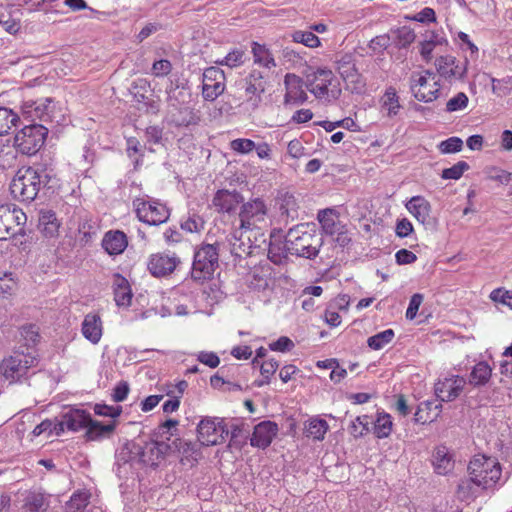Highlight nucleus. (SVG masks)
<instances>
[{
  "mask_svg": "<svg viewBox=\"0 0 512 512\" xmlns=\"http://www.w3.org/2000/svg\"><path fill=\"white\" fill-rule=\"evenodd\" d=\"M327 430L328 423L323 419H312L306 427L307 435L316 440L324 439Z\"/></svg>",
  "mask_w": 512,
  "mask_h": 512,
  "instance_id": "nucleus-49",
  "label": "nucleus"
},
{
  "mask_svg": "<svg viewBox=\"0 0 512 512\" xmlns=\"http://www.w3.org/2000/svg\"><path fill=\"white\" fill-rule=\"evenodd\" d=\"M456 58L451 55L440 56L436 59L435 65L437 72L445 79H452L451 73L452 66L455 64Z\"/></svg>",
  "mask_w": 512,
  "mask_h": 512,
  "instance_id": "nucleus-48",
  "label": "nucleus"
},
{
  "mask_svg": "<svg viewBox=\"0 0 512 512\" xmlns=\"http://www.w3.org/2000/svg\"><path fill=\"white\" fill-rule=\"evenodd\" d=\"M278 433V425L272 421H262L254 427L250 444L253 447L265 449Z\"/></svg>",
  "mask_w": 512,
  "mask_h": 512,
  "instance_id": "nucleus-19",
  "label": "nucleus"
},
{
  "mask_svg": "<svg viewBox=\"0 0 512 512\" xmlns=\"http://www.w3.org/2000/svg\"><path fill=\"white\" fill-rule=\"evenodd\" d=\"M245 61V52L241 49H234L229 52L222 60L216 61L219 65H225L230 68L241 66Z\"/></svg>",
  "mask_w": 512,
  "mask_h": 512,
  "instance_id": "nucleus-51",
  "label": "nucleus"
},
{
  "mask_svg": "<svg viewBox=\"0 0 512 512\" xmlns=\"http://www.w3.org/2000/svg\"><path fill=\"white\" fill-rule=\"evenodd\" d=\"M438 44H441V40H438L433 33L430 38H427L423 42H421L420 54L426 61H429L431 59L432 51L434 47Z\"/></svg>",
  "mask_w": 512,
  "mask_h": 512,
  "instance_id": "nucleus-62",
  "label": "nucleus"
},
{
  "mask_svg": "<svg viewBox=\"0 0 512 512\" xmlns=\"http://www.w3.org/2000/svg\"><path fill=\"white\" fill-rule=\"evenodd\" d=\"M48 508L49 500L43 493L29 491L25 494L22 504L25 512H46Z\"/></svg>",
  "mask_w": 512,
  "mask_h": 512,
  "instance_id": "nucleus-30",
  "label": "nucleus"
},
{
  "mask_svg": "<svg viewBox=\"0 0 512 512\" xmlns=\"http://www.w3.org/2000/svg\"><path fill=\"white\" fill-rule=\"evenodd\" d=\"M334 74L331 70L319 68L307 76V89L317 98L330 101L337 99L340 90L329 91L328 87L332 84Z\"/></svg>",
  "mask_w": 512,
  "mask_h": 512,
  "instance_id": "nucleus-11",
  "label": "nucleus"
},
{
  "mask_svg": "<svg viewBox=\"0 0 512 512\" xmlns=\"http://www.w3.org/2000/svg\"><path fill=\"white\" fill-rule=\"evenodd\" d=\"M480 489L481 486H478V482L469 475V478L461 479L458 483L456 496L460 501L472 500L478 496Z\"/></svg>",
  "mask_w": 512,
  "mask_h": 512,
  "instance_id": "nucleus-36",
  "label": "nucleus"
},
{
  "mask_svg": "<svg viewBox=\"0 0 512 512\" xmlns=\"http://www.w3.org/2000/svg\"><path fill=\"white\" fill-rule=\"evenodd\" d=\"M180 263V258L175 254L156 253L150 256L147 268L153 276L164 277L173 273Z\"/></svg>",
  "mask_w": 512,
  "mask_h": 512,
  "instance_id": "nucleus-16",
  "label": "nucleus"
},
{
  "mask_svg": "<svg viewBox=\"0 0 512 512\" xmlns=\"http://www.w3.org/2000/svg\"><path fill=\"white\" fill-rule=\"evenodd\" d=\"M172 446L163 440H151L139 448L137 454L142 463L151 467H157L165 455L171 452Z\"/></svg>",
  "mask_w": 512,
  "mask_h": 512,
  "instance_id": "nucleus-15",
  "label": "nucleus"
},
{
  "mask_svg": "<svg viewBox=\"0 0 512 512\" xmlns=\"http://www.w3.org/2000/svg\"><path fill=\"white\" fill-rule=\"evenodd\" d=\"M82 334L93 344H97L102 336V322L97 314L89 313L82 323Z\"/></svg>",
  "mask_w": 512,
  "mask_h": 512,
  "instance_id": "nucleus-26",
  "label": "nucleus"
},
{
  "mask_svg": "<svg viewBox=\"0 0 512 512\" xmlns=\"http://www.w3.org/2000/svg\"><path fill=\"white\" fill-rule=\"evenodd\" d=\"M465 380L456 376L439 380L435 384V395L441 402H450L455 400L462 392Z\"/></svg>",
  "mask_w": 512,
  "mask_h": 512,
  "instance_id": "nucleus-18",
  "label": "nucleus"
},
{
  "mask_svg": "<svg viewBox=\"0 0 512 512\" xmlns=\"http://www.w3.org/2000/svg\"><path fill=\"white\" fill-rule=\"evenodd\" d=\"M492 369L486 362H479L470 373L469 382L474 386L485 385L491 377Z\"/></svg>",
  "mask_w": 512,
  "mask_h": 512,
  "instance_id": "nucleus-40",
  "label": "nucleus"
},
{
  "mask_svg": "<svg viewBox=\"0 0 512 512\" xmlns=\"http://www.w3.org/2000/svg\"><path fill=\"white\" fill-rule=\"evenodd\" d=\"M337 71L352 93L361 94L365 90V81L358 72L352 54L341 55L336 60Z\"/></svg>",
  "mask_w": 512,
  "mask_h": 512,
  "instance_id": "nucleus-12",
  "label": "nucleus"
},
{
  "mask_svg": "<svg viewBox=\"0 0 512 512\" xmlns=\"http://www.w3.org/2000/svg\"><path fill=\"white\" fill-rule=\"evenodd\" d=\"M26 214L11 205L0 206V240L12 239L15 246L26 249L24 224Z\"/></svg>",
  "mask_w": 512,
  "mask_h": 512,
  "instance_id": "nucleus-4",
  "label": "nucleus"
},
{
  "mask_svg": "<svg viewBox=\"0 0 512 512\" xmlns=\"http://www.w3.org/2000/svg\"><path fill=\"white\" fill-rule=\"evenodd\" d=\"M218 247L215 244H203L194 253L191 278L197 283H204L213 278L218 268Z\"/></svg>",
  "mask_w": 512,
  "mask_h": 512,
  "instance_id": "nucleus-5",
  "label": "nucleus"
},
{
  "mask_svg": "<svg viewBox=\"0 0 512 512\" xmlns=\"http://www.w3.org/2000/svg\"><path fill=\"white\" fill-rule=\"evenodd\" d=\"M62 415L66 429L70 431H79L80 429L87 428L91 421V415L83 409L70 408Z\"/></svg>",
  "mask_w": 512,
  "mask_h": 512,
  "instance_id": "nucleus-25",
  "label": "nucleus"
},
{
  "mask_svg": "<svg viewBox=\"0 0 512 512\" xmlns=\"http://www.w3.org/2000/svg\"><path fill=\"white\" fill-rule=\"evenodd\" d=\"M323 244L322 237L314 226L298 224L287 232V247L290 255L314 259Z\"/></svg>",
  "mask_w": 512,
  "mask_h": 512,
  "instance_id": "nucleus-3",
  "label": "nucleus"
},
{
  "mask_svg": "<svg viewBox=\"0 0 512 512\" xmlns=\"http://www.w3.org/2000/svg\"><path fill=\"white\" fill-rule=\"evenodd\" d=\"M463 141L459 137H450L440 143L439 149L442 153H456L461 151Z\"/></svg>",
  "mask_w": 512,
  "mask_h": 512,
  "instance_id": "nucleus-58",
  "label": "nucleus"
},
{
  "mask_svg": "<svg viewBox=\"0 0 512 512\" xmlns=\"http://www.w3.org/2000/svg\"><path fill=\"white\" fill-rule=\"evenodd\" d=\"M51 177L45 170L33 167H21L10 183V191L14 199L30 203L36 199L40 189L50 182Z\"/></svg>",
  "mask_w": 512,
  "mask_h": 512,
  "instance_id": "nucleus-2",
  "label": "nucleus"
},
{
  "mask_svg": "<svg viewBox=\"0 0 512 512\" xmlns=\"http://www.w3.org/2000/svg\"><path fill=\"white\" fill-rule=\"evenodd\" d=\"M139 197L133 200L138 219L149 225H160L165 223L170 216L167 206L158 200Z\"/></svg>",
  "mask_w": 512,
  "mask_h": 512,
  "instance_id": "nucleus-9",
  "label": "nucleus"
},
{
  "mask_svg": "<svg viewBox=\"0 0 512 512\" xmlns=\"http://www.w3.org/2000/svg\"><path fill=\"white\" fill-rule=\"evenodd\" d=\"M394 331L392 329L384 330L376 335L368 338L367 344L371 349L380 350L394 338Z\"/></svg>",
  "mask_w": 512,
  "mask_h": 512,
  "instance_id": "nucleus-47",
  "label": "nucleus"
},
{
  "mask_svg": "<svg viewBox=\"0 0 512 512\" xmlns=\"http://www.w3.org/2000/svg\"><path fill=\"white\" fill-rule=\"evenodd\" d=\"M468 474L478 482L481 490H487L494 487L500 480L502 470L500 463L495 458L476 455L469 462Z\"/></svg>",
  "mask_w": 512,
  "mask_h": 512,
  "instance_id": "nucleus-6",
  "label": "nucleus"
},
{
  "mask_svg": "<svg viewBox=\"0 0 512 512\" xmlns=\"http://www.w3.org/2000/svg\"><path fill=\"white\" fill-rule=\"evenodd\" d=\"M230 147L237 153L247 154L254 150L255 142L251 139L238 138L231 141Z\"/></svg>",
  "mask_w": 512,
  "mask_h": 512,
  "instance_id": "nucleus-59",
  "label": "nucleus"
},
{
  "mask_svg": "<svg viewBox=\"0 0 512 512\" xmlns=\"http://www.w3.org/2000/svg\"><path fill=\"white\" fill-rule=\"evenodd\" d=\"M128 245L127 236L119 230L108 231L102 240V247L109 255H119Z\"/></svg>",
  "mask_w": 512,
  "mask_h": 512,
  "instance_id": "nucleus-24",
  "label": "nucleus"
},
{
  "mask_svg": "<svg viewBox=\"0 0 512 512\" xmlns=\"http://www.w3.org/2000/svg\"><path fill=\"white\" fill-rule=\"evenodd\" d=\"M442 409V404L439 403L434 406V414L430 415L429 412L425 413L423 406H418L417 411L414 414V422L425 424L428 422H433L440 415Z\"/></svg>",
  "mask_w": 512,
  "mask_h": 512,
  "instance_id": "nucleus-54",
  "label": "nucleus"
},
{
  "mask_svg": "<svg viewBox=\"0 0 512 512\" xmlns=\"http://www.w3.org/2000/svg\"><path fill=\"white\" fill-rule=\"evenodd\" d=\"M267 206L261 198H254L242 203L238 213L239 229L253 231L266 225Z\"/></svg>",
  "mask_w": 512,
  "mask_h": 512,
  "instance_id": "nucleus-8",
  "label": "nucleus"
},
{
  "mask_svg": "<svg viewBox=\"0 0 512 512\" xmlns=\"http://www.w3.org/2000/svg\"><path fill=\"white\" fill-rule=\"evenodd\" d=\"M170 445L172 446L171 452L177 451L183 456L181 461H183L184 458L188 461H197L200 457V445L196 442L193 443L185 441L181 438H176Z\"/></svg>",
  "mask_w": 512,
  "mask_h": 512,
  "instance_id": "nucleus-33",
  "label": "nucleus"
},
{
  "mask_svg": "<svg viewBox=\"0 0 512 512\" xmlns=\"http://www.w3.org/2000/svg\"><path fill=\"white\" fill-rule=\"evenodd\" d=\"M407 210L422 224L429 221L431 205L422 196H414L406 203Z\"/></svg>",
  "mask_w": 512,
  "mask_h": 512,
  "instance_id": "nucleus-27",
  "label": "nucleus"
},
{
  "mask_svg": "<svg viewBox=\"0 0 512 512\" xmlns=\"http://www.w3.org/2000/svg\"><path fill=\"white\" fill-rule=\"evenodd\" d=\"M469 99L464 92H459L446 103L447 112H455L467 107Z\"/></svg>",
  "mask_w": 512,
  "mask_h": 512,
  "instance_id": "nucleus-57",
  "label": "nucleus"
},
{
  "mask_svg": "<svg viewBox=\"0 0 512 512\" xmlns=\"http://www.w3.org/2000/svg\"><path fill=\"white\" fill-rule=\"evenodd\" d=\"M116 429V422L112 421L108 424H102L99 421L93 420L89 422L86 428L85 437L88 441L100 440L109 438Z\"/></svg>",
  "mask_w": 512,
  "mask_h": 512,
  "instance_id": "nucleus-28",
  "label": "nucleus"
},
{
  "mask_svg": "<svg viewBox=\"0 0 512 512\" xmlns=\"http://www.w3.org/2000/svg\"><path fill=\"white\" fill-rule=\"evenodd\" d=\"M392 431V420L391 416L386 413L378 414V417L374 423V433L377 438H385L390 435Z\"/></svg>",
  "mask_w": 512,
  "mask_h": 512,
  "instance_id": "nucleus-44",
  "label": "nucleus"
},
{
  "mask_svg": "<svg viewBox=\"0 0 512 512\" xmlns=\"http://www.w3.org/2000/svg\"><path fill=\"white\" fill-rule=\"evenodd\" d=\"M427 85V77L426 75L412 74L410 79V87L414 94V97L418 101L422 102H431L438 98L439 95V84L434 82V89H430L428 92H425V88Z\"/></svg>",
  "mask_w": 512,
  "mask_h": 512,
  "instance_id": "nucleus-22",
  "label": "nucleus"
},
{
  "mask_svg": "<svg viewBox=\"0 0 512 512\" xmlns=\"http://www.w3.org/2000/svg\"><path fill=\"white\" fill-rule=\"evenodd\" d=\"M149 83L145 79H138L133 82L130 92L138 102H143L149 92Z\"/></svg>",
  "mask_w": 512,
  "mask_h": 512,
  "instance_id": "nucleus-55",
  "label": "nucleus"
},
{
  "mask_svg": "<svg viewBox=\"0 0 512 512\" xmlns=\"http://www.w3.org/2000/svg\"><path fill=\"white\" fill-rule=\"evenodd\" d=\"M469 169V164L465 161H459L450 168H446L442 171L441 177L443 179L458 180L461 178L463 173Z\"/></svg>",
  "mask_w": 512,
  "mask_h": 512,
  "instance_id": "nucleus-53",
  "label": "nucleus"
},
{
  "mask_svg": "<svg viewBox=\"0 0 512 512\" xmlns=\"http://www.w3.org/2000/svg\"><path fill=\"white\" fill-rule=\"evenodd\" d=\"M382 101L383 108L387 109L389 117H393L398 114L400 109L399 98L397 96L396 90L393 87H389L386 90Z\"/></svg>",
  "mask_w": 512,
  "mask_h": 512,
  "instance_id": "nucleus-46",
  "label": "nucleus"
},
{
  "mask_svg": "<svg viewBox=\"0 0 512 512\" xmlns=\"http://www.w3.org/2000/svg\"><path fill=\"white\" fill-rule=\"evenodd\" d=\"M59 227L60 224L54 212L48 211L41 214L38 228L45 237L53 238L57 236Z\"/></svg>",
  "mask_w": 512,
  "mask_h": 512,
  "instance_id": "nucleus-37",
  "label": "nucleus"
},
{
  "mask_svg": "<svg viewBox=\"0 0 512 512\" xmlns=\"http://www.w3.org/2000/svg\"><path fill=\"white\" fill-rule=\"evenodd\" d=\"M289 254L287 247V235L285 236L284 242L280 240L270 241L268 247V258L271 262L276 265L283 264Z\"/></svg>",
  "mask_w": 512,
  "mask_h": 512,
  "instance_id": "nucleus-39",
  "label": "nucleus"
},
{
  "mask_svg": "<svg viewBox=\"0 0 512 512\" xmlns=\"http://www.w3.org/2000/svg\"><path fill=\"white\" fill-rule=\"evenodd\" d=\"M391 35L394 44L398 48H406L414 42L416 35L414 30L408 26H403L395 30H391Z\"/></svg>",
  "mask_w": 512,
  "mask_h": 512,
  "instance_id": "nucleus-42",
  "label": "nucleus"
},
{
  "mask_svg": "<svg viewBox=\"0 0 512 512\" xmlns=\"http://www.w3.org/2000/svg\"><path fill=\"white\" fill-rule=\"evenodd\" d=\"M17 288V282L15 281L12 273H4L0 277V296L6 297L11 295Z\"/></svg>",
  "mask_w": 512,
  "mask_h": 512,
  "instance_id": "nucleus-56",
  "label": "nucleus"
},
{
  "mask_svg": "<svg viewBox=\"0 0 512 512\" xmlns=\"http://www.w3.org/2000/svg\"><path fill=\"white\" fill-rule=\"evenodd\" d=\"M114 299L117 306L128 307L131 304L132 292L129 282L120 274L114 276Z\"/></svg>",
  "mask_w": 512,
  "mask_h": 512,
  "instance_id": "nucleus-29",
  "label": "nucleus"
},
{
  "mask_svg": "<svg viewBox=\"0 0 512 512\" xmlns=\"http://www.w3.org/2000/svg\"><path fill=\"white\" fill-rule=\"evenodd\" d=\"M52 100L45 98L39 101H25L22 106L23 115L30 118L32 122L39 119L41 122L51 121L50 104Z\"/></svg>",
  "mask_w": 512,
  "mask_h": 512,
  "instance_id": "nucleus-21",
  "label": "nucleus"
},
{
  "mask_svg": "<svg viewBox=\"0 0 512 512\" xmlns=\"http://www.w3.org/2000/svg\"><path fill=\"white\" fill-rule=\"evenodd\" d=\"M178 420L175 419H168L164 423L160 424L158 428L155 431V435L157 438H165L167 440H170V436L173 435L171 430L175 428L178 425Z\"/></svg>",
  "mask_w": 512,
  "mask_h": 512,
  "instance_id": "nucleus-61",
  "label": "nucleus"
},
{
  "mask_svg": "<svg viewBox=\"0 0 512 512\" xmlns=\"http://www.w3.org/2000/svg\"><path fill=\"white\" fill-rule=\"evenodd\" d=\"M39 328L35 324H25L20 328V346L25 352L36 350L35 346L40 341Z\"/></svg>",
  "mask_w": 512,
  "mask_h": 512,
  "instance_id": "nucleus-32",
  "label": "nucleus"
},
{
  "mask_svg": "<svg viewBox=\"0 0 512 512\" xmlns=\"http://www.w3.org/2000/svg\"><path fill=\"white\" fill-rule=\"evenodd\" d=\"M317 218L327 235L334 236L335 232L342 229L343 225L333 209L320 210Z\"/></svg>",
  "mask_w": 512,
  "mask_h": 512,
  "instance_id": "nucleus-35",
  "label": "nucleus"
},
{
  "mask_svg": "<svg viewBox=\"0 0 512 512\" xmlns=\"http://www.w3.org/2000/svg\"><path fill=\"white\" fill-rule=\"evenodd\" d=\"M252 53L254 57V63L260 66L271 69L276 67L275 59L269 49L265 45H261L257 42L252 43Z\"/></svg>",
  "mask_w": 512,
  "mask_h": 512,
  "instance_id": "nucleus-38",
  "label": "nucleus"
},
{
  "mask_svg": "<svg viewBox=\"0 0 512 512\" xmlns=\"http://www.w3.org/2000/svg\"><path fill=\"white\" fill-rule=\"evenodd\" d=\"M266 75L264 72L253 69L245 78V92L260 96L266 90Z\"/></svg>",
  "mask_w": 512,
  "mask_h": 512,
  "instance_id": "nucleus-34",
  "label": "nucleus"
},
{
  "mask_svg": "<svg viewBox=\"0 0 512 512\" xmlns=\"http://www.w3.org/2000/svg\"><path fill=\"white\" fill-rule=\"evenodd\" d=\"M184 96L185 93L182 91H179L177 93V88H171L168 91V106L173 110L178 111V115H172V121L177 126H189L191 124L197 123V117L195 116L193 111L187 106H181L180 98H184ZM182 102H184V99H182Z\"/></svg>",
  "mask_w": 512,
  "mask_h": 512,
  "instance_id": "nucleus-14",
  "label": "nucleus"
},
{
  "mask_svg": "<svg viewBox=\"0 0 512 512\" xmlns=\"http://www.w3.org/2000/svg\"><path fill=\"white\" fill-rule=\"evenodd\" d=\"M271 268L269 266L255 267L247 276V283L255 290H265L270 282Z\"/></svg>",
  "mask_w": 512,
  "mask_h": 512,
  "instance_id": "nucleus-31",
  "label": "nucleus"
},
{
  "mask_svg": "<svg viewBox=\"0 0 512 512\" xmlns=\"http://www.w3.org/2000/svg\"><path fill=\"white\" fill-rule=\"evenodd\" d=\"M225 89V74L218 67L204 70L202 80V95L207 101H214Z\"/></svg>",
  "mask_w": 512,
  "mask_h": 512,
  "instance_id": "nucleus-13",
  "label": "nucleus"
},
{
  "mask_svg": "<svg viewBox=\"0 0 512 512\" xmlns=\"http://www.w3.org/2000/svg\"><path fill=\"white\" fill-rule=\"evenodd\" d=\"M90 493L87 491H77L72 494L70 500L65 505L66 512H81L89 504Z\"/></svg>",
  "mask_w": 512,
  "mask_h": 512,
  "instance_id": "nucleus-43",
  "label": "nucleus"
},
{
  "mask_svg": "<svg viewBox=\"0 0 512 512\" xmlns=\"http://www.w3.org/2000/svg\"><path fill=\"white\" fill-rule=\"evenodd\" d=\"M198 441L201 445H218L229 435L228 424L223 419H203L197 427Z\"/></svg>",
  "mask_w": 512,
  "mask_h": 512,
  "instance_id": "nucleus-10",
  "label": "nucleus"
},
{
  "mask_svg": "<svg viewBox=\"0 0 512 512\" xmlns=\"http://www.w3.org/2000/svg\"><path fill=\"white\" fill-rule=\"evenodd\" d=\"M18 120L19 116L11 109L0 107V136L7 134Z\"/></svg>",
  "mask_w": 512,
  "mask_h": 512,
  "instance_id": "nucleus-45",
  "label": "nucleus"
},
{
  "mask_svg": "<svg viewBox=\"0 0 512 512\" xmlns=\"http://www.w3.org/2000/svg\"><path fill=\"white\" fill-rule=\"evenodd\" d=\"M370 423V417L367 415L358 416L355 421H352L349 426V432L354 437H361L368 432V425Z\"/></svg>",
  "mask_w": 512,
  "mask_h": 512,
  "instance_id": "nucleus-52",
  "label": "nucleus"
},
{
  "mask_svg": "<svg viewBox=\"0 0 512 512\" xmlns=\"http://www.w3.org/2000/svg\"><path fill=\"white\" fill-rule=\"evenodd\" d=\"M244 197L237 190H218L213 199L212 204L219 213H233L239 204H242Z\"/></svg>",
  "mask_w": 512,
  "mask_h": 512,
  "instance_id": "nucleus-17",
  "label": "nucleus"
},
{
  "mask_svg": "<svg viewBox=\"0 0 512 512\" xmlns=\"http://www.w3.org/2000/svg\"><path fill=\"white\" fill-rule=\"evenodd\" d=\"M284 85L286 89L284 104H300L307 100V94L302 89L303 80L299 76L287 73L284 77Z\"/></svg>",
  "mask_w": 512,
  "mask_h": 512,
  "instance_id": "nucleus-20",
  "label": "nucleus"
},
{
  "mask_svg": "<svg viewBox=\"0 0 512 512\" xmlns=\"http://www.w3.org/2000/svg\"><path fill=\"white\" fill-rule=\"evenodd\" d=\"M39 363L36 350L25 352L19 346L13 353L0 362V379L13 383H22L32 374Z\"/></svg>",
  "mask_w": 512,
  "mask_h": 512,
  "instance_id": "nucleus-1",
  "label": "nucleus"
},
{
  "mask_svg": "<svg viewBox=\"0 0 512 512\" xmlns=\"http://www.w3.org/2000/svg\"><path fill=\"white\" fill-rule=\"evenodd\" d=\"M48 128L43 124L31 123L25 125L14 138V145L25 155H34L44 145Z\"/></svg>",
  "mask_w": 512,
  "mask_h": 512,
  "instance_id": "nucleus-7",
  "label": "nucleus"
},
{
  "mask_svg": "<svg viewBox=\"0 0 512 512\" xmlns=\"http://www.w3.org/2000/svg\"><path fill=\"white\" fill-rule=\"evenodd\" d=\"M248 232L241 231L239 228L233 232L230 239V252L235 257L242 258L253 253L256 246L252 244L250 236L245 235Z\"/></svg>",
  "mask_w": 512,
  "mask_h": 512,
  "instance_id": "nucleus-23",
  "label": "nucleus"
},
{
  "mask_svg": "<svg viewBox=\"0 0 512 512\" xmlns=\"http://www.w3.org/2000/svg\"><path fill=\"white\" fill-rule=\"evenodd\" d=\"M292 39L296 43H301L307 47L315 48L320 45L319 38L312 31H295Z\"/></svg>",
  "mask_w": 512,
  "mask_h": 512,
  "instance_id": "nucleus-50",
  "label": "nucleus"
},
{
  "mask_svg": "<svg viewBox=\"0 0 512 512\" xmlns=\"http://www.w3.org/2000/svg\"><path fill=\"white\" fill-rule=\"evenodd\" d=\"M204 227V221L200 216L193 215L181 223V228L187 232H199Z\"/></svg>",
  "mask_w": 512,
  "mask_h": 512,
  "instance_id": "nucleus-63",
  "label": "nucleus"
},
{
  "mask_svg": "<svg viewBox=\"0 0 512 512\" xmlns=\"http://www.w3.org/2000/svg\"><path fill=\"white\" fill-rule=\"evenodd\" d=\"M391 44V36L388 34L379 35L373 38L369 43V48L374 52H381Z\"/></svg>",
  "mask_w": 512,
  "mask_h": 512,
  "instance_id": "nucleus-64",
  "label": "nucleus"
},
{
  "mask_svg": "<svg viewBox=\"0 0 512 512\" xmlns=\"http://www.w3.org/2000/svg\"><path fill=\"white\" fill-rule=\"evenodd\" d=\"M435 470L440 475H446L453 468V460L446 447H440L434 454Z\"/></svg>",
  "mask_w": 512,
  "mask_h": 512,
  "instance_id": "nucleus-41",
  "label": "nucleus"
},
{
  "mask_svg": "<svg viewBox=\"0 0 512 512\" xmlns=\"http://www.w3.org/2000/svg\"><path fill=\"white\" fill-rule=\"evenodd\" d=\"M94 413L98 416L117 418L122 413V407L98 403L94 406Z\"/></svg>",
  "mask_w": 512,
  "mask_h": 512,
  "instance_id": "nucleus-60",
  "label": "nucleus"
}]
</instances>
